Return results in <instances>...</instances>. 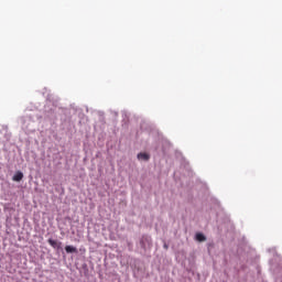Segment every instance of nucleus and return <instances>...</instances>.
<instances>
[{"instance_id":"f257e3e1","label":"nucleus","mask_w":282,"mask_h":282,"mask_svg":"<svg viewBox=\"0 0 282 282\" xmlns=\"http://www.w3.org/2000/svg\"><path fill=\"white\" fill-rule=\"evenodd\" d=\"M150 155L148 154V153H139L138 154V160H143V162H149V160H150Z\"/></svg>"},{"instance_id":"20e7f679","label":"nucleus","mask_w":282,"mask_h":282,"mask_svg":"<svg viewBox=\"0 0 282 282\" xmlns=\"http://www.w3.org/2000/svg\"><path fill=\"white\" fill-rule=\"evenodd\" d=\"M13 182H21L23 180V173L17 172L15 175L12 177Z\"/></svg>"},{"instance_id":"7ed1b4c3","label":"nucleus","mask_w":282,"mask_h":282,"mask_svg":"<svg viewBox=\"0 0 282 282\" xmlns=\"http://www.w3.org/2000/svg\"><path fill=\"white\" fill-rule=\"evenodd\" d=\"M65 251L68 253V254H72L74 252H78V249H76V247L74 246H66L65 247Z\"/></svg>"},{"instance_id":"f03ea898","label":"nucleus","mask_w":282,"mask_h":282,"mask_svg":"<svg viewBox=\"0 0 282 282\" xmlns=\"http://www.w3.org/2000/svg\"><path fill=\"white\" fill-rule=\"evenodd\" d=\"M47 241L50 246H52V248H61L62 246V242H58L57 240H54V239H48Z\"/></svg>"},{"instance_id":"39448f33","label":"nucleus","mask_w":282,"mask_h":282,"mask_svg":"<svg viewBox=\"0 0 282 282\" xmlns=\"http://www.w3.org/2000/svg\"><path fill=\"white\" fill-rule=\"evenodd\" d=\"M196 239L197 241H206V236H204L203 234H197Z\"/></svg>"}]
</instances>
